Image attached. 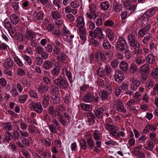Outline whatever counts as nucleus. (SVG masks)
<instances>
[{
  "label": "nucleus",
  "instance_id": "nucleus-1",
  "mask_svg": "<svg viewBox=\"0 0 158 158\" xmlns=\"http://www.w3.org/2000/svg\"><path fill=\"white\" fill-rule=\"evenodd\" d=\"M128 48V45L126 40L123 37H118L116 42V49L121 52H123Z\"/></svg>",
  "mask_w": 158,
  "mask_h": 158
},
{
  "label": "nucleus",
  "instance_id": "nucleus-2",
  "mask_svg": "<svg viewBox=\"0 0 158 158\" xmlns=\"http://www.w3.org/2000/svg\"><path fill=\"white\" fill-rule=\"evenodd\" d=\"M54 84L60 88L65 89L68 88L69 83L67 80L62 77L60 76L53 80Z\"/></svg>",
  "mask_w": 158,
  "mask_h": 158
},
{
  "label": "nucleus",
  "instance_id": "nucleus-3",
  "mask_svg": "<svg viewBox=\"0 0 158 158\" xmlns=\"http://www.w3.org/2000/svg\"><path fill=\"white\" fill-rule=\"evenodd\" d=\"M96 6L93 3L89 4V12L86 13V16L89 19H94L98 16V12L96 11Z\"/></svg>",
  "mask_w": 158,
  "mask_h": 158
},
{
  "label": "nucleus",
  "instance_id": "nucleus-4",
  "mask_svg": "<svg viewBox=\"0 0 158 158\" xmlns=\"http://www.w3.org/2000/svg\"><path fill=\"white\" fill-rule=\"evenodd\" d=\"M29 103V107L32 108V110L38 113H40L43 110V107L40 102H35L32 101H28Z\"/></svg>",
  "mask_w": 158,
  "mask_h": 158
},
{
  "label": "nucleus",
  "instance_id": "nucleus-5",
  "mask_svg": "<svg viewBox=\"0 0 158 158\" xmlns=\"http://www.w3.org/2000/svg\"><path fill=\"white\" fill-rule=\"evenodd\" d=\"M123 3L126 9L130 10L131 13H134L137 6L136 4L133 3L131 5V2L129 0H124Z\"/></svg>",
  "mask_w": 158,
  "mask_h": 158
},
{
  "label": "nucleus",
  "instance_id": "nucleus-6",
  "mask_svg": "<svg viewBox=\"0 0 158 158\" xmlns=\"http://www.w3.org/2000/svg\"><path fill=\"white\" fill-rule=\"evenodd\" d=\"M130 89L133 91L136 90L140 84V81L134 77L130 78Z\"/></svg>",
  "mask_w": 158,
  "mask_h": 158
},
{
  "label": "nucleus",
  "instance_id": "nucleus-7",
  "mask_svg": "<svg viewBox=\"0 0 158 158\" xmlns=\"http://www.w3.org/2000/svg\"><path fill=\"white\" fill-rule=\"evenodd\" d=\"M114 103L117 111L121 113H126V109L124 107L123 104L120 100L116 99L115 100Z\"/></svg>",
  "mask_w": 158,
  "mask_h": 158
},
{
  "label": "nucleus",
  "instance_id": "nucleus-8",
  "mask_svg": "<svg viewBox=\"0 0 158 158\" xmlns=\"http://www.w3.org/2000/svg\"><path fill=\"white\" fill-rule=\"evenodd\" d=\"M129 43L130 46L132 48H134L138 53L139 54H141L142 53V50L140 47V44L136 39H134V40Z\"/></svg>",
  "mask_w": 158,
  "mask_h": 158
},
{
  "label": "nucleus",
  "instance_id": "nucleus-9",
  "mask_svg": "<svg viewBox=\"0 0 158 158\" xmlns=\"http://www.w3.org/2000/svg\"><path fill=\"white\" fill-rule=\"evenodd\" d=\"M25 37L27 40H33L35 38L36 35L31 30L27 28L26 31Z\"/></svg>",
  "mask_w": 158,
  "mask_h": 158
},
{
  "label": "nucleus",
  "instance_id": "nucleus-10",
  "mask_svg": "<svg viewBox=\"0 0 158 158\" xmlns=\"http://www.w3.org/2000/svg\"><path fill=\"white\" fill-rule=\"evenodd\" d=\"M115 81L117 82H121L124 78V76L123 72L119 70H116L114 75Z\"/></svg>",
  "mask_w": 158,
  "mask_h": 158
},
{
  "label": "nucleus",
  "instance_id": "nucleus-11",
  "mask_svg": "<svg viewBox=\"0 0 158 158\" xmlns=\"http://www.w3.org/2000/svg\"><path fill=\"white\" fill-rule=\"evenodd\" d=\"M150 70V66L148 64H145L139 68V72L142 75H146Z\"/></svg>",
  "mask_w": 158,
  "mask_h": 158
},
{
  "label": "nucleus",
  "instance_id": "nucleus-12",
  "mask_svg": "<svg viewBox=\"0 0 158 158\" xmlns=\"http://www.w3.org/2000/svg\"><path fill=\"white\" fill-rule=\"evenodd\" d=\"M62 71L63 74L66 75L67 76L70 82H72L73 81L72 74L70 71L69 68H68L67 65H65L62 69Z\"/></svg>",
  "mask_w": 158,
  "mask_h": 158
},
{
  "label": "nucleus",
  "instance_id": "nucleus-13",
  "mask_svg": "<svg viewBox=\"0 0 158 158\" xmlns=\"http://www.w3.org/2000/svg\"><path fill=\"white\" fill-rule=\"evenodd\" d=\"M157 123L154 124H148L145 127L143 131L144 133H146L150 131H155L157 129Z\"/></svg>",
  "mask_w": 158,
  "mask_h": 158
},
{
  "label": "nucleus",
  "instance_id": "nucleus-14",
  "mask_svg": "<svg viewBox=\"0 0 158 158\" xmlns=\"http://www.w3.org/2000/svg\"><path fill=\"white\" fill-rule=\"evenodd\" d=\"M95 33L96 34V38L100 40L103 39L105 35L102 32V29L99 28L97 27L95 29Z\"/></svg>",
  "mask_w": 158,
  "mask_h": 158
},
{
  "label": "nucleus",
  "instance_id": "nucleus-15",
  "mask_svg": "<svg viewBox=\"0 0 158 158\" xmlns=\"http://www.w3.org/2000/svg\"><path fill=\"white\" fill-rule=\"evenodd\" d=\"M150 29V25L148 24L146 27L139 30L138 34L140 35L141 37H143L145 34H148Z\"/></svg>",
  "mask_w": 158,
  "mask_h": 158
},
{
  "label": "nucleus",
  "instance_id": "nucleus-16",
  "mask_svg": "<svg viewBox=\"0 0 158 158\" xmlns=\"http://www.w3.org/2000/svg\"><path fill=\"white\" fill-rule=\"evenodd\" d=\"M104 109L102 108H99L94 111L96 117L98 119L102 118L103 117Z\"/></svg>",
  "mask_w": 158,
  "mask_h": 158
},
{
  "label": "nucleus",
  "instance_id": "nucleus-17",
  "mask_svg": "<svg viewBox=\"0 0 158 158\" xmlns=\"http://www.w3.org/2000/svg\"><path fill=\"white\" fill-rule=\"evenodd\" d=\"M77 26L79 29L83 28L85 26L84 18L81 16H79L77 19Z\"/></svg>",
  "mask_w": 158,
  "mask_h": 158
},
{
  "label": "nucleus",
  "instance_id": "nucleus-18",
  "mask_svg": "<svg viewBox=\"0 0 158 158\" xmlns=\"http://www.w3.org/2000/svg\"><path fill=\"white\" fill-rule=\"evenodd\" d=\"M53 63L51 61L46 60L43 62L42 67L45 69L48 70L51 69L53 67Z\"/></svg>",
  "mask_w": 158,
  "mask_h": 158
},
{
  "label": "nucleus",
  "instance_id": "nucleus-19",
  "mask_svg": "<svg viewBox=\"0 0 158 158\" xmlns=\"http://www.w3.org/2000/svg\"><path fill=\"white\" fill-rule=\"evenodd\" d=\"M93 96L90 92H88L83 97L82 101L83 102L89 103L93 101Z\"/></svg>",
  "mask_w": 158,
  "mask_h": 158
},
{
  "label": "nucleus",
  "instance_id": "nucleus-20",
  "mask_svg": "<svg viewBox=\"0 0 158 158\" xmlns=\"http://www.w3.org/2000/svg\"><path fill=\"white\" fill-rule=\"evenodd\" d=\"M13 62L10 57L6 59L3 63V65L7 69H10L13 66Z\"/></svg>",
  "mask_w": 158,
  "mask_h": 158
},
{
  "label": "nucleus",
  "instance_id": "nucleus-21",
  "mask_svg": "<svg viewBox=\"0 0 158 158\" xmlns=\"http://www.w3.org/2000/svg\"><path fill=\"white\" fill-rule=\"evenodd\" d=\"M65 110V109L63 106L60 105L56 106L55 108L56 113H57V114H56V116H57V117H58L63 115L62 114V113L63 112L64 110Z\"/></svg>",
  "mask_w": 158,
  "mask_h": 158
},
{
  "label": "nucleus",
  "instance_id": "nucleus-22",
  "mask_svg": "<svg viewBox=\"0 0 158 158\" xmlns=\"http://www.w3.org/2000/svg\"><path fill=\"white\" fill-rule=\"evenodd\" d=\"M145 60L149 64H153L155 61V56L152 53L149 54L146 57Z\"/></svg>",
  "mask_w": 158,
  "mask_h": 158
},
{
  "label": "nucleus",
  "instance_id": "nucleus-23",
  "mask_svg": "<svg viewBox=\"0 0 158 158\" xmlns=\"http://www.w3.org/2000/svg\"><path fill=\"white\" fill-rule=\"evenodd\" d=\"M119 130V128L115 126L112 130L109 132V133L113 137L116 138L119 137V135L118 132Z\"/></svg>",
  "mask_w": 158,
  "mask_h": 158
},
{
  "label": "nucleus",
  "instance_id": "nucleus-24",
  "mask_svg": "<svg viewBox=\"0 0 158 158\" xmlns=\"http://www.w3.org/2000/svg\"><path fill=\"white\" fill-rule=\"evenodd\" d=\"M109 95V93L105 90L101 91L99 93L100 98L103 101L108 100Z\"/></svg>",
  "mask_w": 158,
  "mask_h": 158
},
{
  "label": "nucleus",
  "instance_id": "nucleus-25",
  "mask_svg": "<svg viewBox=\"0 0 158 158\" xmlns=\"http://www.w3.org/2000/svg\"><path fill=\"white\" fill-rule=\"evenodd\" d=\"M87 147L89 149L93 148L95 145V143L92 137L89 136L86 139Z\"/></svg>",
  "mask_w": 158,
  "mask_h": 158
},
{
  "label": "nucleus",
  "instance_id": "nucleus-26",
  "mask_svg": "<svg viewBox=\"0 0 158 158\" xmlns=\"http://www.w3.org/2000/svg\"><path fill=\"white\" fill-rule=\"evenodd\" d=\"M49 87L48 86L46 85L43 83H41L39 85L38 90L40 93L45 92L48 90Z\"/></svg>",
  "mask_w": 158,
  "mask_h": 158
},
{
  "label": "nucleus",
  "instance_id": "nucleus-27",
  "mask_svg": "<svg viewBox=\"0 0 158 158\" xmlns=\"http://www.w3.org/2000/svg\"><path fill=\"white\" fill-rule=\"evenodd\" d=\"M60 98L58 96L54 94L52 95L51 96V102L54 104H56L60 103Z\"/></svg>",
  "mask_w": 158,
  "mask_h": 158
},
{
  "label": "nucleus",
  "instance_id": "nucleus-28",
  "mask_svg": "<svg viewBox=\"0 0 158 158\" xmlns=\"http://www.w3.org/2000/svg\"><path fill=\"white\" fill-rule=\"evenodd\" d=\"M11 22L15 25H16L19 22V19L17 16L15 14L11 15L10 18Z\"/></svg>",
  "mask_w": 158,
  "mask_h": 158
},
{
  "label": "nucleus",
  "instance_id": "nucleus-29",
  "mask_svg": "<svg viewBox=\"0 0 158 158\" xmlns=\"http://www.w3.org/2000/svg\"><path fill=\"white\" fill-rule=\"evenodd\" d=\"M120 68L123 71L126 72L128 69V64L125 61H121L119 64Z\"/></svg>",
  "mask_w": 158,
  "mask_h": 158
},
{
  "label": "nucleus",
  "instance_id": "nucleus-30",
  "mask_svg": "<svg viewBox=\"0 0 158 158\" xmlns=\"http://www.w3.org/2000/svg\"><path fill=\"white\" fill-rule=\"evenodd\" d=\"M28 96L27 94H22L19 96L18 100L20 103H24L27 100Z\"/></svg>",
  "mask_w": 158,
  "mask_h": 158
},
{
  "label": "nucleus",
  "instance_id": "nucleus-31",
  "mask_svg": "<svg viewBox=\"0 0 158 158\" xmlns=\"http://www.w3.org/2000/svg\"><path fill=\"white\" fill-rule=\"evenodd\" d=\"M101 134L98 130H94L93 136L94 138L96 141H99L101 139Z\"/></svg>",
  "mask_w": 158,
  "mask_h": 158
},
{
  "label": "nucleus",
  "instance_id": "nucleus-32",
  "mask_svg": "<svg viewBox=\"0 0 158 158\" xmlns=\"http://www.w3.org/2000/svg\"><path fill=\"white\" fill-rule=\"evenodd\" d=\"M60 69L58 68H54L51 71V74L53 76V78H56L59 75Z\"/></svg>",
  "mask_w": 158,
  "mask_h": 158
},
{
  "label": "nucleus",
  "instance_id": "nucleus-33",
  "mask_svg": "<svg viewBox=\"0 0 158 158\" xmlns=\"http://www.w3.org/2000/svg\"><path fill=\"white\" fill-rule=\"evenodd\" d=\"M104 24L105 26L114 28H115L117 26V25L115 24L113 21L110 19L106 20L104 23Z\"/></svg>",
  "mask_w": 158,
  "mask_h": 158
},
{
  "label": "nucleus",
  "instance_id": "nucleus-34",
  "mask_svg": "<svg viewBox=\"0 0 158 158\" xmlns=\"http://www.w3.org/2000/svg\"><path fill=\"white\" fill-rule=\"evenodd\" d=\"M98 75L100 77H102L106 75L105 69L103 67H98L97 69Z\"/></svg>",
  "mask_w": 158,
  "mask_h": 158
},
{
  "label": "nucleus",
  "instance_id": "nucleus-35",
  "mask_svg": "<svg viewBox=\"0 0 158 158\" xmlns=\"http://www.w3.org/2000/svg\"><path fill=\"white\" fill-rule=\"evenodd\" d=\"M58 54L56 59L58 61H63L67 58V56L64 52H61Z\"/></svg>",
  "mask_w": 158,
  "mask_h": 158
},
{
  "label": "nucleus",
  "instance_id": "nucleus-36",
  "mask_svg": "<svg viewBox=\"0 0 158 158\" xmlns=\"http://www.w3.org/2000/svg\"><path fill=\"white\" fill-rule=\"evenodd\" d=\"M137 70V67L135 63L131 64L129 68V72L131 74H133L135 73Z\"/></svg>",
  "mask_w": 158,
  "mask_h": 158
},
{
  "label": "nucleus",
  "instance_id": "nucleus-37",
  "mask_svg": "<svg viewBox=\"0 0 158 158\" xmlns=\"http://www.w3.org/2000/svg\"><path fill=\"white\" fill-rule=\"evenodd\" d=\"M48 113L51 115L53 116H56V111L54 109V108L52 106H50L48 108Z\"/></svg>",
  "mask_w": 158,
  "mask_h": 158
},
{
  "label": "nucleus",
  "instance_id": "nucleus-38",
  "mask_svg": "<svg viewBox=\"0 0 158 158\" xmlns=\"http://www.w3.org/2000/svg\"><path fill=\"white\" fill-rule=\"evenodd\" d=\"M50 91L51 92L53 93H55L56 94H59V89L55 85H52L49 87Z\"/></svg>",
  "mask_w": 158,
  "mask_h": 158
},
{
  "label": "nucleus",
  "instance_id": "nucleus-39",
  "mask_svg": "<svg viewBox=\"0 0 158 158\" xmlns=\"http://www.w3.org/2000/svg\"><path fill=\"white\" fill-rule=\"evenodd\" d=\"M51 15L53 19L55 20L60 19L61 15L59 13L56 11H52L51 12Z\"/></svg>",
  "mask_w": 158,
  "mask_h": 158
},
{
  "label": "nucleus",
  "instance_id": "nucleus-40",
  "mask_svg": "<svg viewBox=\"0 0 158 158\" xmlns=\"http://www.w3.org/2000/svg\"><path fill=\"white\" fill-rule=\"evenodd\" d=\"M33 15L35 17H36L38 20L42 19L44 17L43 12L42 11H39L38 12L35 11L34 12Z\"/></svg>",
  "mask_w": 158,
  "mask_h": 158
},
{
  "label": "nucleus",
  "instance_id": "nucleus-41",
  "mask_svg": "<svg viewBox=\"0 0 158 158\" xmlns=\"http://www.w3.org/2000/svg\"><path fill=\"white\" fill-rule=\"evenodd\" d=\"M58 121L62 125H67L68 124V122L69 121H67V120L64 118L63 115H62L58 117Z\"/></svg>",
  "mask_w": 158,
  "mask_h": 158
},
{
  "label": "nucleus",
  "instance_id": "nucleus-42",
  "mask_svg": "<svg viewBox=\"0 0 158 158\" xmlns=\"http://www.w3.org/2000/svg\"><path fill=\"white\" fill-rule=\"evenodd\" d=\"M156 12V9L152 8L147 10L144 14L149 17L153 16L155 13Z\"/></svg>",
  "mask_w": 158,
  "mask_h": 158
},
{
  "label": "nucleus",
  "instance_id": "nucleus-43",
  "mask_svg": "<svg viewBox=\"0 0 158 158\" xmlns=\"http://www.w3.org/2000/svg\"><path fill=\"white\" fill-rule=\"evenodd\" d=\"M101 7L103 10H106L109 7L110 3L108 1H105L100 4Z\"/></svg>",
  "mask_w": 158,
  "mask_h": 158
},
{
  "label": "nucleus",
  "instance_id": "nucleus-44",
  "mask_svg": "<svg viewBox=\"0 0 158 158\" xmlns=\"http://www.w3.org/2000/svg\"><path fill=\"white\" fill-rule=\"evenodd\" d=\"M104 69L106 75L107 76H110L112 72V69L110 65L106 64L105 66Z\"/></svg>",
  "mask_w": 158,
  "mask_h": 158
},
{
  "label": "nucleus",
  "instance_id": "nucleus-45",
  "mask_svg": "<svg viewBox=\"0 0 158 158\" xmlns=\"http://www.w3.org/2000/svg\"><path fill=\"white\" fill-rule=\"evenodd\" d=\"M13 127L11 124L10 122H6L4 124L3 129L9 131H11Z\"/></svg>",
  "mask_w": 158,
  "mask_h": 158
},
{
  "label": "nucleus",
  "instance_id": "nucleus-46",
  "mask_svg": "<svg viewBox=\"0 0 158 158\" xmlns=\"http://www.w3.org/2000/svg\"><path fill=\"white\" fill-rule=\"evenodd\" d=\"M102 46L105 49L109 50L111 48V45L109 41L106 40H104Z\"/></svg>",
  "mask_w": 158,
  "mask_h": 158
},
{
  "label": "nucleus",
  "instance_id": "nucleus-47",
  "mask_svg": "<svg viewBox=\"0 0 158 158\" xmlns=\"http://www.w3.org/2000/svg\"><path fill=\"white\" fill-rule=\"evenodd\" d=\"M152 77L155 79H158V68H156L153 69L151 72Z\"/></svg>",
  "mask_w": 158,
  "mask_h": 158
},
{
  "label": "nucleus",
  "instance_id": "nucleus-48",
  "mask_svg": "<svg viewBox=\"0 0 158 158\" xmlns=\"http://www.w3.org/2000/svg\"><path fill=\"white\" fill-rule=\"evenodd\" d=\"M21 142L24 146L25 147H28L30 146V143L29 141L25 138L23 137L21 139Z\"/></svg>",
  "mask_w": 158,
  "mask_h": 158
},
{
  "label": "nucleus",
  "instance_id": "nucleus-49",
  "mask_svg": "<svg viewBox=\"0 0 158 158\" xmlns=\"http://www.w3.org/2000/svg\"><path fill=\"white\" fill-rule=\"evenodd\" d=\"M154 82L152 79L148 80L146 84V87L148 89H151L154 85Z\"/></svg>",
  "mask_w": 158,
  "mask_h": 158
},
{
  "label": "nucleus",
  "instance_id": "nucleus-50",
  "mask_svg": "<svg viewBox=\"0 0 158 158\" xmlns=\"http://www.w3.org/2000/svg\"><path fill=\"white\" fill-rule=\"evenodd\" d=\"M13 135H12L13 140L15 141L18 140L19 139L20 134L19 132L15 131L12 133Z\"/></svg>",
  "mask_w": 158,
  "mask_h": 158
},
{
  "label": "nucleus",
  "instance_id": "nucleus-51",
  "mask_svg": "<svg viewBox=\"0 0 158 158\" xmlns=\"http://www.w3.org/2000/svg\"><path fill=\"white\" fill-rule=\"evenodd\" d=\"M10 35L13 38H16V35L18 32H17L16 30L12 28L8 31Z\"/></svg>",
  "mask_w": 158,
  "mask_h": 158
},
{
  "label": "nucleus",
  "instance_id": "nucleus-52",
  "mask_svg": "<svg viewBox=\"0 0 158 158\" xmlns=\"http://www.w3.org/2000/svg\"><path fill=\"white\" fill-rule=\"evenodd\" d=\"M44 49L41 46L39 45L37 46L35 48V53L40 55L41 53L44 51Z\"/></svg>",
  "mask_w": 158,
  "mask_h": 158
},
{
  "label": "nucleus",
  "instance_id": "nucleus-53",
  "mask_svg": "<svg viewBox=\"0 0 158 158\" xmlns=\"http://www.w3.org/2000/svg\"><path fill=\"white\" fill-rule=\"evenodd\" d=\"M124 52H125V56L127 59H129L132 56L131 52L128 49V48L125 50Z\"/></svg>",
  "mask_w": 158,
  "mask_h": 158
},
{
  "label": "nucleus",
  "instance_id": "nucleus-54",
  "mask_svg": "<svg viewBox=\"0 0 158 158\" xmlns=\"http://www.w3.org/2000/svg\"><path fill=\"white\" fill-rule=\"evenodd\" d=\"M6 19L3 22L4 27L7 29L8 31L12 28V27L9 21H7Z\"/></svg>",
  "mask_w": 158,
  "mask_h": 158
},
{
  "label": "nucleus",
  "instance_id": "nucleus-55",
  "mask_svg": "<svg viewBox=\"0 0 158 158\" xmlns=\"http://www.w3.org/2000/svg\"><path fill=\"white\" fill-rule=\"evenodd\" d=\"M43 63V59L40 57L38 56L35 57V63L36 65H41Z\"/></svg>",
  "mask_w": 158,
  "mask_h": 158
},
{
  "label": "nucleus",
  "instance_id": "nucleus-56",
  "mask_svg": "<svg viewBox=\"0 0 158 158\" xmlns=\"http://www.w3.org/2000/svg\"><path fill=\"white\" fill-rule=\"evenodd\" d=\"M81 106L83 110L86 111H89L90 110V106L89 105L82 103L81 104Z\"/></svg>",
  "mask_w": 158,
  "mask_h": 158
},
{
  "label": "nucleus",
  "instance_id": "nucleus-57",
  "mask_svg": "<svg viewBox=\"0 0 158 158\" xmlns=\"http://www.w3.org/2000/svg\"><path fill=\"white\" fill-rule=\"evenodd\" d=\"M149 17L144 13L141 17L140 22L141 23L144 24L147 22Z\"/></svg>",
  "mask_w": 158,
  "mask_h": 158
},
{
  "label": "nucleus",
  "instance_id": "nucleus-58",
  "mask_svg": "<svg viewBox=\"0 0 158 158\" xmlns=\"http://www.w3.org/2000/svg\"><path fill=\"white\" fill-rule=\"evenodd\" d=\"M88 29L93 30L95 27V26L94 22L91 21H89L87 24Z\"/></svg>",
  "mask_w": 158,
  "mask_h": 158
},
{
  "label": "nucleus",
  "instance_id": "nucleus-59",
  "mask_svg": "<svg viewBox=\"0 0 158 158\" xmlns=\"http://www.w3.org/2000/svg\"><path fill=\"white\" fill-rule=\"evenodd\" d=\"M49 128L51 132L55 133H57L56 126L53 124H50L49 126Z\"/></svg>",
  "mask_w": 158,
  "mask_h": 158
},
{
  "label": "nucleus",
  "instance_id": "nucleus-60",
  "mask_svg": "<svg viewBox=\"0 0 158 158\" xmlns=\"http://www.w3.org/2000/svg\"><path fill=\"white\" fill-rule=\"evenodd\" d=\"M152 37V35L150 34H148L147 35L142 41V42L144 44H146L148 42L150 38Z\"/></svg>",
  "mask_w": 158,
  "mask_h": 158
},
{
  "label": "nucleus",
  "instance_id": "nucleus-61",
  "mask_svg": "<svg viewBox=\"0 0 158 158\" xmlns=\"http://www.w3.org/2000/svg\"><path fill=\"white\" fill-rule=\"evenodd\" d=\"M14 61L16 63L17 65L19 67H22L23 65V64L20 60V59L17 56H15L14 57Z\"/></svg>",
  "mask_w": 158,
  "mask_h": 158
},
{
  "label": "nucleus",
  "instance_id": "nucleus-62",
  "mask_svg": "<svg viewBox=\"0 0 158 158\" xmlns=\"http://www.w3.org/2000/svg\"><path fill=\"white\" fill-rule=\"evenodd\" d=\"M123 7L121 4H117L114 7V10L115 12H120L122 11Z\"/></svg>",
  "mask_w": 158,
  "mask_h": 158
},
{
  "label": "nucleus",
  "instance_id": "nucleus-63",
  "mask_svg": "<svg viewBox=\"0 0 158 158\" xmlns=\"http://www.w3.org/2000/svg\"><path fill=\"white\" fill-rule=\"evenodd\" d=\"M80 145L84 150H86L87 147L86 143L84 139H81L80 142Z\"/></svg>",
  "mask_w": 158,
  "mask_h": 158
},
{
  "label": "nucleus",
  "instance_id": "nucleus-64",
  "mask_svg": "<svg viewBox=\"0 0 158 158\" xmlns=\"http://www.w3.org/2000/svg\"><path fill=\"white\" fill-rule=\"evenodd\" d=\"M158 94V84H155L153 88V92L152 93V95H155L156 94Z\"/></svg>",
  "mask_w": 158,
  "mask_h": 158
}]
</instances>
